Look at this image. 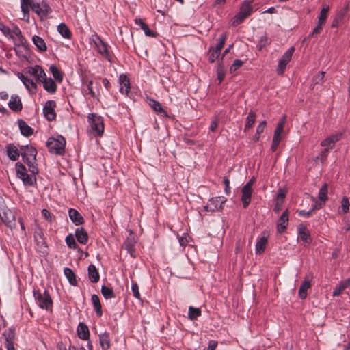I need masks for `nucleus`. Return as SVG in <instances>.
I'll return each mask as SVG.
<instances>
[{
  "mask_svg": "<svg viewBox=\"0 0 350 350\" xmlns=\"http://www.w3.org/2000/svg\"><path fill=\"white\" fill-rule=\"evenodd\" d=\"M90 42L94 44L97 52L103 57L110 61V46L105 42L96 33L93 34L90 38Z\"/></svg>",
  "mask_w": 350,
  "mask_h": 350,
  "instance_id": "nucleus-2",
  "label": "nucleus"
},
{
  "mask_svg": "<svg viewBox=\"0 0 350 350\" xmlns=\"http://www.w3.org/2000/svg\"><path fill=\"white\" fill-rule=\"evenodd\" d=\"M256 120V114L254 111H250L246 119L244 131H246L247 129L252 128Z\"/></svg>",
  "mask_w": 350,
  "mask_h": 350,
  "instance_id": "nucleus-42",
  "label": "nucleus"
},
{
  "mask_svg": "<svg viewBox=\"0 0 350 350\" xmlns=\"http://www.w3.org/2000/svg\"><path fill=\"white\" fill-rule=\"evenodd\" d=\"M33 297L36 301L38 306L46 310H51L53 308V301L49 293V292L45 290L43 293H41L40 291L34 290Z\"/></svg>",
  "mask_w": 350,
  "mask_h": 350,
  "instance_id": "nucleus-3",
  "label": "nucleus"
},
{
  "mask_svg": "<svg viewBox=\"0 0 350 350\" xmlns=\"http://www.w3.org/2000/svg\"><path fill=\"white\" fill-rule=\"evenodd\" d=\"M20 150L25 162H27L28 160L36 161L37 150L34 147L29 145L21 146Z\"/></svg>",
  "mask_w": 350,
  "mask_h": 350,
  "instance_id": "nucleus-8",
  "label": "nucleus"
},
{
  "mask_svg": "<svg viewBox=\"0 0 350 350\" xmlns=\"http://www.w3.org/2000/svg\"><path fill=\"white\" fill-rule=\"evenodd\" d=\"M217 346V342L215 340H210L207 347V350H215Z\"/></svg>",
  "mask_w": 350,
  "mask_h": 350,
  "instance_id": "nucleus-64",
  "label": "nucleus"
},
{
  "mask_svg": "<svg viewBox=\"0 0 350 350\" xmlns=\"http://www.w3.org/2000/svg\"><path fill=\"white\" fill-rule=\"evenodd\" d=\"M68 215L70 220L76 226H79L84 223L83 217L76 209L70 208L68 211Z\"/></svg>",
  "mask_w": 350,
  "mask_h": 350,
  "instance_id": "nucleus-20",
  "label": "nucleus"
},
{
  "mask_svg": "<svg viewBox=\"0 0 350 350\" xmlns=\"http://www.w3.org/2000/svg\"><path fill=\"white\" fill-rule=\"evenodd\" d=\"M101 293L107 299L115 297V293L113 289L106 286H102Z\"/></svg>",
  "mask_w": 350,
  "mask_h": 350,
  "instance_id": "nucleus-44",
  "label": "nucleus"
},
{
  "mask_svg": "<svg viewBox=\"0 0 350 350\" xmlns=\"http://www.w3.org/2000/svg\"><path fill=\"white\" fill-rule=\"evenodd\" d=\"M30 73L36 77L38 80L42 81L46 77V74L42 68L38 66L31 68Z\"/></svg>",
  "mask_w": 350,
  "mask_h": 350,
  "instance_id": "nucleus-38",
  "label": "nucleus"
},
{
  "mask_svg": "<svg viewBox=\"0 0 350 350\" xmlns=\"http://www.w3.org/2000/svg\"><path fill=\"white\" fill-rule=\"evenodd\" d=\"M56 107V103L54 100H48L43 108V113L45 118L49 121H52L55 119L56 113L55 112V107Z\"/></svg>",
  "mask_w": 350,
  "mask_h": 350,
  "instance_id": "nucleus-9",
  "label": "nucleus"
},
{
  "mask_svg": "<svg viewBox=\"0 0 350 350\" xmlns=\"http://www.w3.org/2000/svg\"><path fill=\"white\" fill-rule=\"evenodd\" d=\"M297 232L300 239L306 243L312 242V238L308 229L303 224H299L297 227Z\"/></svg>",
  "mask_w": 350,
  "mask_h": 350,
  "instance_id": "nucleus-15",
  "label": "nucleus"
},
{
  "mask_svg": "<svg viewBox=\"0 0 350 350\" xmlns=\"http://www.w3.org/2000/svg\"><path fill=\"white\" fill-rule=\"evenodd\" d=\"M120 83V92L123 94H127L130 91L129 79L125 75H120L118 79Z\"/></svg>",
  "mask_w": 350,
  "mask_h": 350,
  "instance_id": "nucleus-16",
  "label": "nucleus"
},
{
  "mask_svg": "<svg viewBox=\"0 0 350 350\" xmlns=\"http://www.w3.org/2000/svg\"><path fill=\"white\" fill-rule=\"evenodd\" d=\"M6 152L8 158L12 161H16L20 156V151L13 144H8L6 146Z\"/></svg>",
  "mask_w": 350,
  "mask_h": 350,
  "instance_id": "nucleus-19",
  "label": "nucleus"
},
{
  "mask_svg": "<svg viewBox=\"0 0 350 350\" xmlns=\"http://www.w3.org/2000/svg\"><path fill=\"white\" fill-rule=\"evenodd\" d=\"M227 38V34L226 33H223L219 38V42L216 45V46L214 48L215 50L219 51L221 52V50L223 49L225 42Z\"/></svg>",
  "mask_w": 350,
  "mask_h": 350,
  "instance_id": "nucleus-50",
  "label": "nucleus"
},
{
  "mask_svg": "<svg viewBox=\"0 0 350 350\" xmlns=\"http://www.w3.org/2000/svg\"><path fill=\"white\" fill-rule=\"evenodd\" d=\"M252 193V189H249L247 187H243L241 189V201L243 202V208H247L250 203L251 196Z\"/></svg>",
  "mask_w": 350,
  "mask_h": 350,
  "instance_id": "nucleus-23",
  "label": "nucleus"
},
{
  "mask_svg": "<svg viewBox=\"0 0 350 350\" xmlns=\"http://www.w3.org/2000/svg\"><path fill=\"white\" fill-rule=\"evenodd\" d=\"M218 120L217 118H215L212 120L211 125H210V130L213 132H215L218 126Z\"/></svg>",
  "mask_w": 350,
  "mask_h": 350,
  "instance_id": "nucleus-61",
  "label": "nucleus"
},
{
  "mask_svg": "<svg viewBox=\"0 0 350 350\" xmlns=\"http://www.w3.org/2000/svg\"><path fill=\"white\" fill-rule=\"evenodd\" d=\"M310 287H311L310 280H308L307 278H306L305 280L301 284V285L299 289V292H298L299 297L302 299H305L307 296V291Z\"/></svg>",
  "mask_w": 350,
  "mask_h": 350,
  "instance_id": "nucleus-33",
  "label": "nucleus"
},
{
  "mask_svg": "<svg viewBox=\"0 0 350 350\" xmlns=\"http://www.w3.org/2000/svg\"><path fill=\"white\" fill-rule=\"evenodd\" d=\"M50 70L53 74V77L59 81H62V75L58 68L55 65H51L50 66Z\"/></svg>",
  "mask_w": 350,
  "mask_h": 350,
  "instance_id": "nucleus-46",
  "label": "nucleus"
},
{
  "mask_svg": "<svg viewBox=\"0 0 350 350\" xmlns=\"http://www.w3.org/2000/svg\"><path fill=\"white\" fill-rule=\"evenodd\" d=\"M18 77L29 91L35 90L36 89V84L33 79L21 73H18Z\"/></svg>",
  "mask_w": 350,
  "mask_h": 350,
  "instance_id": "nucleus-21",
  "label": "nucleus"
},
{
  "mask_svg": "<svg viewBox=\"0 0 350 350\" xmlns=\"http://www.w3.org/2000/svg\"><path fill=\"white\" fill-rule=\"evenodd\" d=\"M99 342L103 350H108L111 346L109 334L104 332L99 335Z\"/></svg>",
  "mask_w": 350,
  "mask_h": 350,
  "instance_id": "nucleus-28",
  "label": "nucleus"
},
{
  "mask_svg": "<svg viewBox=\"0 0 350 350\" xmlns=\"http://www.w3.org/2000/svg\"><path fill=\"white\" fill-rule=\"evenodd\" d=\"M75 237L77 241L81 244L85 245L88 241V234L83 227L77 228L76 229Z\"/></svg>",
  "mask_w": 350,
  "mask_h": 350,
  "instance_id": "nucleus-26",
  "label": "nucleus"
},
{
  "mask_svg": "<svg viewBox=\"0 0 350 350\" xmlns=\"http://www.w3.org/2000/svg\"><path fill=\"white\" fill-rule=\"evenodd\" d=\"M349 10V5H346L340 8L336 13L334 22H342L343 21L349 20L347 12Z\"/></svg>",
  "mask_w": 350,
  "mask_h": 350,
  "instance_id": "nucleus-25",
  "label": "nucleus"
},
{
  "mask_svg": "<svg viewBox=\"0 0 350 350\" xmlns=\"http://www.w3.org/2000/svg\"><path fill=\"white\" fill-rule=\"evenodd\" d=\"M324 75H325V72H319L318 74H317L313 77V83L314 84H320V83H321L323 81Z\"/></svg>",
  "mask_w": 350,
  "mask_h": 350,
  "instance_id": "nucleus-57",
  "label": "nucleus"
},
{
  "mask_svg": "<svg viewBox=\"0 0 350 350\" xmlns=\"http://www.w3.org/2000/svg\"><path fill=\"white\" fill-rule=\"evenodd\" d=\"M350 203L347 197H343L341 202V208L344 213H347L349 211Z\"/></svg>",
  "mask_w": 350,
  "mask_h": 350,
  "instance_id": "nucleus-53",
  "label": "nucleus"
},
{
  "mask_svg": "<svg viewBox=\"0 0 350 350\" xmlns=\"http://www.w3.org/2000/svg\"><path fill=\"white\" fill-rule=\"evenodd\" d=\"M315 202H314V204H312V207H311V210H312V212H314L315 210H319V209H321L323 208V206L325 205V202H323V201H317L315 200L314 199H313Z\"/></svg>",
  "mask_w": 350,
  "mask_h": 350,
  "instance_id": "nucleus-59",
  "label": "nucleus"
},
{
  "mask_svg": "<svg viewBox=\"0 0 350 350\" xmlns=\"http://www.w3.org/2000/svg\"><path fill=\"white\" fill-rule=\"evenodd\" d=\"M77 334L79 338L86 340L90 337V331L88 327L84 323H79L77 327Z\"/></svg>",
  "mask_w": 350,
  "mask_h": 350,
  "instance_id": "nucleus-24",
  "label": "nucleus"
},
{
  "mask_svg": "<svg viewBox=\"0 0 350 350\" xmlns=\"http://www.w3.org/2000/svg\"><path fill=\"white\" fill-rule=\"evenodd\" d=\"M201 315V310L200 308L190 306L189 308L188 317L191 320H196Z\"/></svg>",
  "mask_w": 350,
  "mask_h": 350,
  "instance_id": "nucleus-43",
  "label": "nucleus"
},
{
  "mask_svg": "<svg viewBox=\"0 0 350 350\" xmlns=\"http://www.w3.org/2000/svg\"><path fill=\"white\" fill-rule=\"evenodd\" d=\"M18 126L22 135L29 136L33 133V129L23 120H18Z\"/></svg>",
  "mask_w": 350,
  "mask_h": 350,
  "instance_id": "nucleus-36",
  "label": "nucleus"
},
{
  "mask_svg": "<svg viewBox=\"0 0 350 350\" xmlns=\"http://www.w3.org/2000/svg\"><path fill=\"white\" fill-rule=\"evenodd\" d=\"M65 145V139L62 136L57 138L50 137L46 142L49 152L59 155L64 154Z\"/></svg>",
  "mask_w": 350,
  "mask_h": 350,
  "instance_id": "nucleus-4",
  "label": "nucleus"
},
{
  "mask_svg": "<svg viewBox=\"0 0 350 350\" xmlns=\"http://www.w3.org/2000/svg\"><path fill=\"white\" fill-rule=\"evenodd\" d=\"M288 224V211H284L278 219L277 224V230L278 232H283L287 228Z\"/></svg>",
  "mask_w": 350,
  "mask_h": 350,
  "instance_id": "nucleus-13",
  "label": "nucleus"
},
{
  "mask_svg": "<svg viewBox=\"0 0 350 350\" xmlns=\"http://www.w3.org/2000/svg\"><path fill=\"white\" fill-rule=\"evenodd\" d=\"M323 29V23H318L317 26L313 29V31L309 33L308 37H314L322 31Z\"/></svg>",
  "mask_w": 350,
  "mask_h": 350,
  "instance_id": "nucleus-58",
  "label": "nucleus"
},
{
  "mask_svg": "<svg viewBox=\"0 0 350 350\" xmlns=\"http://www.w3.org/2000/svg\"><path fill=\"white\" fill-rule=\"evenodd\" d=\"M208 201L212 206L213 211H215L222 208L223 204L226 202V198L224 196H218L212 198Z\"/></svg>",
  "mask_w": 350,
  "mask_h": 350,
  "instance_id": "nucleus-22",
  "label": "nucleus"
},
{
  "mask_svg": "<svg viewBox=\"0 0 350 350\" xmlns=\"http://www.w3.org/2000/svg\"><path fill=\"white\" fill-rule=\"evenodd\" d=\"M149 105L151 108L157 113H163L165 116H167V113L163 109L161 103L154 99H150Z\"/></svg>",
  "mask_w": 350,
  "mask_h": 350,
  "instance_id": "nucleus-39",
  "label": "nucleus"
},
{
  "mask_svg": "<svg viewBox=\"0 0 350 350\" xmlns=\"http://www.w3.org/2000/svg\"><path fill=\"white\" fill-rule=\"evenodd\" d=\"M252 8L250 3L244 2L240 8V11L236 14V21L245 19L252 12Z\"/></svg>",
  "mask_w": 350,
  "mask_h": 350,
  "instance_id": "nucleus-12",
  "label": "nucleus"
},
{
  "mask_svg": "<svg viewBox=\"0 0 350 350\" xmlns=\"http://www.w3.org/2000/svg\"><path fill=\"white\" fill-rule=\"evenodd\" d=\"M29 7L32 12L36 13L41 21L46 20L49 15L52 12L51 8L44 0L29 3L28 4V8ZM28 17L29 18V14ZM26 18H27V14L26 15Z\"/></svg>",
  "mask_w": 350,
  "mask_h": 350,
  "instance_id": "nucleus-1",
  "label": "nucleus"
},
{
  "mask_svg": "<svg viewBox=\"0 0 350 350\" xmlns=\"http://www.w3.org/2000/svg\"><path fill=\"white\" fill-rule=\"evenodd\" d=\"M210 55L208 57V61L211 63H213L216 59H217L220 55L221 52L219 51L215 50L213 48H211L209 50Z\"/></svg>",
  "mask_w": 350,
  "mask_h": 350,
  "instance_id": "nucleus-49",
  "label": "nucleus"
},
{
  "mask_svg": "<svg viewBox=\"0 0 350 350\" xmlns=\"http://www.w3.org/2000/svg\"><path fill=\"white\" fill-rule=\"evenodd\" d=\"M65 241L69 248L76 249L77 247V244L76 243L74 236L72 234H69L66 237Z\"/></svg>",
  "mask_w": 350,
  "mask_h": 350,
  "instance_id": "nucleus-45",
  "label": "nucleus"
},
{
  "mask_svg": "<svg viewBox=\"0 0 350 350\" xmlns=\"http://www.w3.org/2000/svg\"><path fill=\"white\" fill-rule=\"evenodd\" d=\"M319 199L324 202L327 200V185L325 184L319 190Z\"/></svg>",
  "mask_w": 350,
  "mask_h": 350,
  "instance_id": "nucleus-47",
  "label": "nucleus"
},
{
  "mask_svg": "<svg viewBox=\"0 0 350 350\" xmlns=\"http://www.w3.org/2000/svg\"><path fill=\"white\" fill-rule=\"evenodd\" d=\"M350 286V279L341 281L334 289L332 295L334 297L339 296L342 292Z\"/></svg>",
  "mask_w": 350,
  "mask_h": 350,
  "instance_id": "nucleus-27",
  "label": "nucleus"
},
{
  "mask_svg": "<svg viewBox=\"0 0 350 350\" xmlns=\"http://www.w3.org/2000/svg\"><path fill=\"white\" fill-rule=\"evenodd\" d=\"M342 135V134L341 133L333 134L323 140L321 142V146L325 147V148H328V150L332 149L334 148L335 144L341 139Z\"/></svg>",
  "mask_w": 350,
  "mask_h": 350,
  "instance_id": "nucleus-11",
  "label": "nucleus"
},
{
  "mask_svg": "<svg viewBox=\"0 0 350 350\" xmlns=\"http://www.w3.org/2000/svg\"><path fill=\"white\" fill-rule=\"evenodd\" d=\"M295 50V47L291 46L283 54L281 59L278 62V68L276 69L277 73L278 75H282L284 73L286 69V66L291 61Z\"/></svg>",
  "mask_w": 350,
  "mask_h": 350,
  "instance_id": "nucleus-7",
  "label": "nucleus"
},
{
  "mask_svg": "<svg viewBox=\"0 0 350 350\" xmlns=\"http://www.w3.org/2000/svg\"><path fill=\"white\" fill-rule=\"evenodd\" d=\"M243 64V62L240 59H235L230 67V73H234Z\"/></svg>",
  "mask_w": 350,
  "mask_h": 350,
  "instance_id": "nucleus-52",
  "label": "nucleus"
},
{
  "mask_svg": "<svg viewBox=\"0 0 350 350\" xmlns=\"http://www.w3.org/2000/svg\"><path fill=\"white\" fill-rule=\"evenodd\" d=\"M312 210L310 209V211H306L304 210H301L300 211H299V216H303V217H310L312 214Z\"/></svg>",
  "mask_w": 350,
  "mask_h": 350,
  "instance_id": "nucleus-62",
  "label": "nucleus"
},
{
  "mask_svg": "<svg viewBox=\"0 0 350 350\" xmlns=\"http://www.w3.org/2000/svg\"><path fill=\"white\" fill-rule=\"evenodd\" d=\"M3 336H5V341L3 342V345L6 350H16L14 345V332L9 330L8 332H4Z\"/></svg>",
  "mask_w": 350,
  "mask_h": 350,
  "instance_id": "nucleus-17",
  "label": "nucleus"
},
{
  "mask_svg": "<svg viewBox=\"0 0 350 350\" xmlns=\"http://www.w3.org/2000/svg\"><path fill=\"white\" fill-rule=\"evenodd\" d=\"M8 106L10 109L14 111H21L23 108L21 98L17 95H12L8 102Z\"/></svg>",
  "mask_w": 350,
  "mask_h": 350,
  "instance_id": "nucleus-18",
  "label": "nucleus"
},
{
  "mask_svg": "<svg viewBox=\"0 0 350 350\" xmlns=\"http://www.w3.org/2000/svg\"><path fill=\"white\" fill-rule=\"evenodd\" d=\"M32 42L36 45L38 51L41 52H44L46 51L47 47L46 43L44 40L40 36L36 35L33 36L32 37Z\"/></svg>",
  "mask_w": 350,
  "mask_h": 350,
  "instance_id": "nucleus-35",
  "label": "nucleus"
},
{
  "mask_svg": "<svg viewBox=\"0 0 350 350\" xmlns=\"http://www.w3.org/2000/svg\"><path fill=\"white\" fill-rule=\"evenodd\" d=\"M88 122L90 124L92 131L96 135L101 136L104 131V124L102 118L96 113H89L88 116Z\"/></svg>",
  "mask_w": 350,
  "mask_h": 350,
  "instance_id": "nucleus-5",
  "label": "nucleus"
},
{
  "mask_svg": "<svg viewBox=\"0 0 350 350\" xmlns=\"http://www.w3.org/2000/svg\"><path fill=\"white\" fill-rule=\"evenodd\" d=\"M35 161H36L28 160L27 162H25L27 164L29 170L31 172L30 175H33V176H35V175L38 173V169L37 166L35 165Z\"/></svg>",
  "mask_w": 350,
  "mask_h": 350,
  "instance_id": "nucleus-51",
  "label": "nucleus"
},
{
  "mask_svg": "<svg viewBox=\"0 0 350 350\" xmlns=\"http://www.w3.org/2000/svg\"><path fill=\"white\" fill-rule=\"evenodd\" d=\"M42 217L46 220L48 221L49 222H51L52 221V216H51V213L46 210V209H42Z\"/></svg>",
  "mask_w": 350,
  "mask_h": 350,
  "instance_id": "nucleus-60",
  "label": "nucleus"
},
{
  "mask_svg": "<svg viewBox=\"0 0 350 350\" xmlns=\"http://www.w3.org/2000/svg\"><path fill=\"white\" fill-rule=\"evenodd\" d=\"M131 291L133 296L137 299H140L141 295L139 291V286L136 282L132 281Z\"/></svg>",
  "mask_w": 350,
  "mask_h": 350,
  "instance_id": "nucleus-55",
  "label": "nucleus"
},
{
  "mask_svg": "<svg viewBox=\"0 0 350 350\" xmlns=\"http://www.w3.org/2000/svg\"><path fill=\"white\" fill-rule=\"evenodd\" d=\"M266 124H267L266 122L265 121H262L257 126V128H256V135H255V137H256V140H258V139L260 137V135L262 133H263V131H264V130L265 129Z\"/></svg>",
  "mask_w": 350,
  "mask_h": 350,
  "instance_id": "nucleus-56",
  "label": "nucleus"
},
{
  "mask_svg": "<svg viewBox=\"0 0 350 350\" xmlns=\"http://www.w3.org/2000/svg\"><path fill=\"white\" fill-rule=\"evenodd\" d=\"M329 12V7H323L319 15V22H323L326 20Z\"/></svg>",
  "mask_w": 350,
  "mask_h": 350,
  "instance_id": "nucleus-54",
  "label": "nucleus"
},
{
  "mask_svg": "<svg viewBox=\"0 0 350 350\" xmlns=\"http://www.w3.org/2000/svg\"><path fill=\"white\" fill-rule=\"evenodd\" d=\"M43 83V87L45 90H46L48 92L50 93H55L57 89V85L55 83V81L51 79H46V77L45 79H44L42 81Z\"/></svg>",
  "mask_w": 350,
  "mask_h": 350,
  "instance_id": "nucleus-32",
  "label": "nucleus"
},
{
  "mask_svg": "<svg viewBox=\"0 0 350 350\" xmlns=\"http://www.w3.org/2000/svg\"><path fill=\"white\" fill-rule=\"evenodd\" d=\"M282 132L283 131L280 130V128L275 129L271 147L272 152H275L278 149L281 140V134L282 133Z\"/></svg>",
  "mask_w": 350,
  "mask_h": 350,
  "instance_id": "nucleus-31",
  "label": "nucleus"
},
{
  "mask_svg": "<svg viewBox=\"0 0 350 350\" xmlns=\"http://www.w3.org/2000/svg\"><path fill=\"white\" fill-rule=\"evenodd\" d=\"M16 170L17 176L22 180L24 185L32 186L36 183V176L28 174L26 167L22 163L19 162L16 163Z\"/></svg>",
  "mask_w": 350,
  "mask_h": 350,
  "instance_id": "nucleus-6",
  "label": "nucleus"
},
{
  "mask_svg": "<svg viewBox=\"0 0 350 350\" xmlns=\"http://www.w3.org/2000/svg\"><path fill=\"white\" fill-rule=\"evenodd\" d=\"M224 183L226 186L225 187V193L228 195L230 193V180L228 178H225L224 179Z\"/></svg>",
  "mask_w": 350,
  "mask_h": 350,
  "instance_id": "nucleus-63",
  "label": "nucleus"
},
{
  "mask_svg": "<svg viewBox=\"0 0 350 350\" xmlns=\"http://www.w3.org/2000/svg\"><path fill=\"white\" fill-rule=\"evenodd\" d=\"M91 301L92 303L96 315L98 317H100L103 315V310L98 296L95 294L92 295L91 297Z\"/></svg>",
  "mask_w": 350,
  "mask_h": 350,
  "instance_id": "nucleus-30",
  "label": "nucleus"
},
{
  "mask_svg": "<svg viewBox=\"0 0 350 350\" xmlns=\"http://www.w3.org/2000/svg\"><path fill=\"white\" fill-rule=\"evenodd\" d=\"M139 24L141 25L142 29L144 30L146 36L152 37V38H156L158 36V34L155 31L151 30L148 27V26L147 25L146 23H139Z\"/></svg>",
  "mask_w": 350,
  "mask_h": 350,
  "instance_id": "nucleus-48",
  "label": "nucleus"
},
{
  "mask_svg": "<svg viewBox=\"0 0 350 350\" xmlns=\"http://www.w3.org/2000/svg\"><path fill=\"white\" fill-rule=\"evenodd\" d=\"M88 278L92 282L96 283L99 281L100 275L95 265L91 264L88 269Z\"/></svg>",
  "mask_w": 350,
  "mask_h": 350,
  "instance_id": "nucleus-29",
  "label": "nucleus"
},
{
  "mask_svg": "<svg viewBox=\"0 0 350 350\" xmlns=\"http://www.w3.org/2000/svg\"><path fill=\"white\" fill-rule=\"evenodd\" d=\"M1 219L8 226L12 227V222L14 221L15 217L14 215L10 211L8 212H3V215H1ZM13 226H15L14 223H13Z\"/></svg>",
  "mask_w": 350,
  "mask_h": 350,
  "instance_id": "nucleus-37",
  "label": "nucleus"
},
{
  "mask_svg": "<svg viewBox=\"0 0 350 350\" xmlns=\"http://www.w3.org/2000/svg\"><path fill=\"white\" fill-rule=\"evenodd\" d=\"M85 88L83 89V92L85 94L90 95L91 97L98 100L100 96L99 90H95L94 87V82L92 80L86 81L85 83Z\"/></svg>",
  "mask_w": 350,
  "mask_h": 350,
  "instance_id": "nucleus-14",
  "label": "nucleus"
},
{
  "mask_svg": "<svg viewBox=\"0 0 350 350\" xmlns=\"http://www.w3.org/2000/svg\"><path fill=\"white\" fill-rule=\"evenodd\" d=\"M59 33L65 38H70L72 33L65 23H59L57 26Z\"/></svg>",
  "mask_w": 350,
  "mask_h": 350,
  "instance_id": "nucleus-41",
  "label": "nucleus"
},
{
  "mask_svg": "<svg viewBox=\"0 0 350 350\" xmlns=\"http://www.w3.org/2000/svg\"><path fill=\"white\" fill-rule=\"evenodd\" d=\"M267 243V238L265 236L262 237L256 244V252L257 254H262L265 250Z\"/></svg>",
  "mask_w": 350,
  "mask_h": 350,
  "instance_id": "nucleus-40",
  "label": "nucleus"
},
{
  "mask_svg": "<svg viewBox=\"0 0 350 350\" xmlns=\"http://www.w3.org/2000/svg\"><path fill=\"white\" fill-rule=\"evenodd\" d=\"M64 273L65 276L66 277L67 280H68L70 285L75 286H77L78 282L76 279V275L71 269H70L68 267L64 268Z\"/></svg>",
  "mask_w": 350,
  "mask_h": 350,
  "instance_id": "nucleus-34",
  "label": "nucleus"
},
{
  "mask_svg": "<svg viewBox=\"0 0 350 350\" xmlns=\"http://www.w3.org/2000/svg\"><path fill=\"white\" fill-rule=\"evenodd\" d=\"M0 30L8 38H14L15 37L21 36V30L18 27L14 26L12 29L5 25V23H0Z\"/></svg>",
  "mask_w": 350,
  "mask_h": 350,
  "instance_id": "nucleus-10",
  "label": "nucleus"
}]
</instances>
